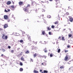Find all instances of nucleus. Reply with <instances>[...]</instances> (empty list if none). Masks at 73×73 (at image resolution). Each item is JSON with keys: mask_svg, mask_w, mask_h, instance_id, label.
<instances>
[{"mask_svg": "<svg viewBox=\"0 0 73 73\" xmlns=\"http://www.w3.org/2000/svg\"><path fill=\"white\" fill-rule=\"evenodd\" d=\"M30 7V5H29V4H28L27 6V7L26 8H24L23 9L24 11H25V12H27L28 13H29V10L28 9V7Z\"/></svg>", "mask_w": 73, "mask_h": 73, "instance_id": "obj_1", "label": "nucleus"}, {"mask_svg": "<svg viewBox=\"0 0 73 73\" xmlns=\"http://www.w3.org/2000/svg\"><path fill=\"white\" fill-rule=\"evenodd\" d=\"M68 17L69 18V21H70V22H73V18L72 17L69 16Z\"/></svg>", "mask_w": 73, "mask_h": 73, "instance_id": "obj_2", "label": "nucleus"}, {"mask_svg": "<svg viewBox=\"0 0 73 73\" xmlns=\"http://www.w3.org/2000/svg\"><path fill=\"white\" fill-rule=\"evenodd\" d=\"M15 6L13 5L11 6V9L12 10V11H14V9H15Z\"/></svg>", "mask_w": 73, "mask_h": 73, "instance_id": "obj_3", "label": "nucleus"}, {"mask_svg": "<svg viewBox=\"0 0 73 73\" xmlns=\"http://www.w3.org/2000/svg\"><path fill=\"white\" fill-rule=\"evenodd\" d=\"M4 19L5 20L8 19V16L7 15H5L4 17Z\"/></svg>", "mask_w": 73, "mask_h": 73, "instance_id": "obj_4", "label": "nucleus"}, {"mask_svg": "<svg viewBox=\"0 0 73 73\" xmlns=\"http://www.w3.org/2000/svg\"><path fill=\"white\" fill-rule=\"evenodd\" d=\"M68 59V56H66L65 57L64 60L65 61H67Z\"/></svg>", "mask_w": 73, "mask_h": 73, "instance_id": "obj_5", "label": "nucleus"}, {"mask_svg": "<svg viewBox=\"0 0 73 73\" xmlns=\"http://www.w3.org/2000/svg\"><path fill=\"white\" fill-rule=\"evenodd\" d=\"M8 27V25L5 24L4 25V28H6Z\"/></svg>", "mask_w": 73, "mask_h": 73, "instance_id": "obj_6", "label": "nucleus"}, {"mask_svg": "<svg viewBox=\"0 0 73 73\" xmlns=\"http://www.w3.org/2000/svg\"><path fill=\"white\" fill-rule=\"evenodd\" d=\"M23 3H24V2H20L19 3V5H22V4H23Z\"/></svg>", "mask_w": 73, "mask_h": 73, "instance_id": "obj_7", "label": "nucleus"}, {"mask_svg": "<svg viewBox=\"0 0 73 73\" xmlns=\"http://www.w3.org/2000/svg\"><path fill=\"white\" fill-rule=\"evenodd\" d=\"M5 35H3V36H2V38H3V39H5Z\"/></svg>", "mask_w": 73, "mask_h": 73, "instance_id": "obj_8", "label": "nucleus"}, {"mask_svg": "<svg viewBox=\"0 0 73 73\" xmlns=\"http://www.w3.org/2000/svg\"><path fill=\"white\" fill-rule=\"evenodd\" d=\"M11 4V2L10 1H8L7 2V4H8V5H9V4Z\"/></svg>", "mask_w": 73, "mask_h": 73, "instance_id": "obj_9", "label": "nucleus"}, {"mask_svg": "<svg viewBox=\"0 0 73 73\" xmlns=\"http://www.w3.org/2000/svg\"><path fill=\"white\" fill-rule=\"evenodd\" d=\"M46 48H45L44 49V52L45 53H46L47 52V50H46Z\"/></svg>", "mask_w": 73, "mask_h": 73, "instance_id": "obj_10", "label": "nucleus"}, {"mask_svg": "<svg viewBox=\"0 0 73 73\" xmlns=\"http://www.w3.org/2000/svg\"><path fill=\"white\" fill-rule=\"evenodd\" d=\"M19 70L20 72H22L23 71V69L22 68H20Z\"/></svg>", "mask_w": 73, "mask_h": 73, "instance_id": "obj_11", "label": "nucleus"}, {"mask_svg": "<svg viewBox=\"0 0 73 73\" xmlns=\"http://www.w3.org/2000/svg\"><path fill=\"white\" fill-rule=\"evenodd\" d=\"M37 54L36 53H35V54H34L33 56L34 57H36V56H37Z\"/></svg>", "mask_w": 73, "mask_h": 73, "instance_id": "obj_12", "label": "nucleus"}, {"mask_svg": "<svg viewBox=\"0 0 73 73\" xmlns=\"http://www.w3.org/2000/svg\"><path fill=\"white\" fill-rule=\"evenodd\" d=\"M11 53H14V52H15V50H11Z\"/></svg>", "mask_w": 73, "mask_h": 73, "instance_id": "obj_13", "label": "nucleus"}, {"mask_svg": "<svg viewBox=\"0 0 73 73\" xmlns=\"http://www.w3.org/2000/svg\"><path fill=\"white\" fill-rule=\"evenodd\" d=\"M21 59L22 61H24V58H23V56L21 57Z\"/></svg>", "mask_w": 73, "mask_h": 73, "instance_id": "obj_14", "label": "nucleus"}, {"mask_svg": "<svg viewBox=\"0 0 73 73\" xmlns=\"http://www.w3.org/2000/svg\"><path fill=\"white\" fill-rule=\"evenodd\" d=\"M43 72H44V73H48V71L46 70H44V71Z\"/></svg>", "mask_w": 73, "mask_h": 73, "instance_id": "obj_15", "label": "nucleus"}, {"mask_svg": "<svg viewBox=\"0 0 73 73\" xmlns=\"http://www.w3.org/2000/svg\"><path fill=\"white\" fill-rule=\"evenodd\" d=\"M29 53V51L28 50H27L25 52V53L26 54H28Z\"/></svg>", "mask_w": 73, "mask_h": 73, "instance_id": "obj_16", "label": "nucleus"}, {"mask_svg": "<svg viewBox=\"0 0 73 73\" xmlns=\"http://www.w3.org/2000/svg\"><path fill=\"white\" fill-rule=\"evenodd\" d=\"M34 73H38V71H36L35 70H34Z\"/></svg>", "mask_w": 73, "mask_h": 73, "instance_id": "obj_17", "label": "nucleus"}, {"mask_svg": "<svg viewBox=\"0 0 73 73\" xmlns=\"http://www.w3.org/2000/svg\"><path fill=\"white\" fill-rule=\"evenodd\" d=\"M47 17L48 18V19H49L50 17H51V16H50V15H48Z\"/></svg>", "mask_w": 73, "mask_h": 73, "instance_id": "obj_18", "label": "nucleus"}, {"mask_svg": "<svg viewBox=\"0 0 73 73\" xmlns=\"http://www.w3.org/2000/svg\"><path fill=\"white\" fill-rule=\"evenodd\" d=\"M20 34L19 33H17L15 35L16 36H19Z\"/></svg>", "mask_w": 73, "mask_h": 73, "instance_id": "obj_19", "label": "nucleus"}, {"mask_svg": "<svg viewBox=\"0 0 73 73\" xmlns=\"http://www.w3.org/2000/svg\"><path fill=\"white\" fill-rule=\"evenodd\" d=\"M42 34L43 35H44V34H45V31H43L42 32Z\"/></svg>", "mask_w": 73, "mask_h": 73, "instance_id": "obj_20", "label": "nucleus"}, {"mask_svg": "<svg viewBox=\"0 0 73 73\" xmlns=\"http://www.w3.org/2000/svg\"><path fill=\"white\" fill-rule=\"evenodd\" d=\"M20 42L21 43H22V42H23V40H20Z\"/></svg>", "mask_w": 73, "mask_h": 73, "instance_id": "obj_21", "label": "nucleus"}, {"mask_svg": "<svg viewBox=\"0 0 73 73\" xmlns=\"http://www.w3.org/2000/svg\"><path fill=\"white\" fill-rule=\"evenodd\" d=\"M62 40L64 41L65 39H64V37H62Z\"/></svg>", "mask_w": 73, "mask_h": 73, "instance_id": "obj_22", "label": "nucleus"}, {"mask_svg": "<svg viewBox=\"0 0 73 73\" xmlns=\"http://www.w3.org/2000/svg\"><path fill=\"white\" fill-rule=\"evenodd\" d=\"M20 65L21 66H22V65H23V63H22V62H20Z\"/></svg>", "mask_w": 73, "mask_h": 73, "instance_id": "obj_23", "label": "nucleus"}, {"mask_svg": "<svg viewBox=\"0 0 73 73\" xmlns=\"http://www.w3.org/2000/svg\"><path fill=\"white\" fill-rule=\"evenodd\" d=\"M47 29L48 30V31H50V30L51 29L49 27H48L47 28Z\"/></svg>", "mask_w": 73, "mask_h": 73, "instance_id": "obj_24", "label": "nucleus"}, {"mask_svg": "<svg viewBox=\"0 0 73 73\" xmlns=\"http://www.w3.org/2000/svg\"><path fill=\"white\" fill-rule=\"evenodd\" d=\"M60 49H58V53H60Z\"/></svg>", "mask_w": 73, "mask_h": 73, "instance_id": "obj_25", "label": "nucleus"}, {"mask_svg": "<svg viewBox=\"0 0 73 73\" xmlns=\"http://www.w3.org/2000/svg\"><path fill=\"white\" fill-rule=\"evenodd\" d=\"M64 68V66H61L60 67V68L61 69H62Z\"/></svg>", "mask_w": 73, "mask_h": 73, "instance_id": "obj_26", "label": "nucleus"}, {"mask_svg": "<svg viewBox=\"0 0 73 73\" xmlns=\"http://www.w3.org/2000/svg\"><path fill=\"white\" fill-rule=\"evenodd\" d=\"M31 60H30V61L31 62H33V60L32 59V58H31Z\"/></svg>", "mask_w": 73, "mask_h": 73, "instance_id": "obj_27", "label": "nucleus"}, {"mask_svg": "<svg viewBox=\"0 0 73 73\" xmlns=\"http://www.w3.org/2000/svg\"><path fill=\"white\" fill-rule=\"evenodd\" d=\"M51 28H54V25H52L51 26Z\"/></svg>", "mask_w": 73, "mask_h": 73, "instance_id": "obj_28", "label": "nucleus"}, {"mask_svg": "<svg viewBox=\"0 0 73 73\" xmlns=\"http://www.w3.org/2000/svg\"><path fill=\"white\" fill-rule=\"evenodd\" d=\"M2 50L3 51V52H5V50L4 49H2Z\"/></svg>", "mask_w": 73, "mask_h": 73, "instance_id": "obj_29", "label": "nucleus"}, {"mask_svg": "<svg viewBox=\"0 0 73 73\" xmlns=\"http://www.w3.org/2000/svg\"><path fill=\"white\" fill-rule=\"evenodd\" d=\"M28 38L29 40L30 39H31V37L30 36L28 37V35H27Z\"/></svg>", "mask_w": 73, "mask_h": 73, "instance_id": "obj_30", "label": "nucleus"}, {"mask_svg": "<svg viewBox=\"0 0 73 73\" xmlns=\"http://www.w3.org/2000/svg\"><path fill=\"white\" fill-rule=\"evenodd\" d=\"M48 34L49 35H51V32H50L48 33Z\"/></svg>", "mask_w": 73, "mask_h": 73, "instance_id": "obj_31", "label": "nucleus"}, {"mask_svg": "<svg viewBox=\"0 0 73 73\" xmlns=\"http://www.w3.org/2000/svg\"><path fill=\"white\" fill-rule=\"evenodd\" d=\"M3 29L2 28H0V31H3Z\"/></svg>", "mask_w": 73, "mask_h": 73, "instance_id": "obj_32", "label": "nucleus"}, {"mask_svg": "<svg viewBox=\"0 0 73 73\" xmlns=\"http://www.w3.org/2000/svg\"><path fill=\"white\" fill-rule=\"evenodd\" d=\"M7 38H8V37L7 36H5V39H7Z\"/></svg>", "mask_w": 73, "mask_h": 73, "instance_id": "obj_33", "label": "nucleus"}, {"mask_svg": "<svg viewBox=\"0 0 73 73\" xmlns=\"http://www.w3.org/2000/svg\"><path fill=\"white\" fill-rule=\"evenodd\" d=\"M66 15H69V13L66 12Z\"/></svg>", "mask_w": 73, "mask_h": 73, "instance_id": "obj_34", "label": "nucleus"}, {"mask_svg": "<svg viewBox=\"0 0 73 73\" xmlns=\"http://www.w3.org/2000/svg\"><path fill=\"white\" fill-rule=\"evenodd\" d=\"M69 37H72V35H68Z\"/></svg>", "mask_w": 73, "mask_h": 73, "instance_id": "obj_35", "label": "nucleus"}, {"mask_svg": "<svg viewBox=\"0 0 73 73\" xmlns=\"http://www.w3.org/2000/svg\"><path fill=\"white\" fill-rule=\"evenodd\" d=\"M50 57H52L53 55H52V54H50Z\"/></svg>", "mask_w": 73, "mask_h": 73, "instance_id": "obj_36", "label": "nucleus"}, {"mask_svg": "<svg viewBox=\"0 0 73 73\" xmlns=\"http://www.w3.org/2000/svg\"><path fill=\"white\" fill-rule=\"evenodd\" d=\"M5 12H8V11L6 10V9L5 10Z\"/></svg>", "mask_w": 73, "mask_h": 73, "instance_id": "obj_37", "label": "nucleus"}, {"mask_svg": "<svg viewBox=\"0 0 73 73\" xmlns=\"http://www.w3.org/2000/svg\"><path fill=\"white\" fill-rule=\"evenodd\" d=\"M54 24H58V22H56Z\"/></svg>", "mask_w": 73, "mask_h": 73, "instance_id": "obj_38", "label": "nucleus"}, {"mask_svg": "<svg viewBox=\"0 0 73 73\" xmlns=\"http://www.w3.org/2000/svg\"><path fill=\"white\" fill-rule=\"evenodd\" d=\"M42 12H44L45 11L44 10V9H42Z\"/></svg>", "mask_w": 73, "mask_h": 73, "instance_id": "obj_39", "label": "nucleus"}, {"mask_svg": "<svg viewBox=\"0 0 73 73\" xmlns=\"http://www.w3.org/2000/svg\"><path fill=\"white\" fill-rule=\"evenodd\" d=\"M7 20L8 22H9V21H10V20L9 19H7Z\"/></svg>", "mask_w": 73, "mask_h": 73, "instance_id": "obj_40", "label": "nucleus"}, {"mask_svg": "<svg viewBox=\"0 0 73 73\" xmlns=\"http://www.w3.org/2000/svg\"><path fill=\"white\" fill-rule=\"evenodd\" d=\"M69 47H70V46L69 45H68L67 46V48H69Z\"/></svg>", "mask_w": 73, "mask_h": 73, "instance_id": "obj_41", "label": "nucleus"}, {"mask_svg": "<svg viewBox=\"0 0 73 73\" xmlns=\"http://www.w3.org/2000/svg\"><path fill=\"white\" fill-rule=\"evenodd\" d=\"M22 53H23V52H21V54H20V55H22Z\"/></svg>", "mask_w": 73, "mask_h": 73, "instance_id": "obj_42", "label": "nucleus"}, {"mask_svg": "<svg viewBox=\"0 0 73 73\" xmlns=\"http://www.w3.org/2000/svg\"><path fill=\"white\" fill-rule=\"evenodd\" d=\"M8 48H9V49H10V48H11V46H8Z\"/></svg>", "mask_w": 73, "mask_h": 73, "instance_id": "obj_43", "label": "nucleus"}, {"mask_svg": "<svg viewBox=\"0 0 73 73\" xmlns=\"http://www.w3.org/2000/svg\"><path fill=\"white\" fill-rule=\"evenodd\" d=\"M23 34H24L25 33V32L24 31H22V32Z\"/></svg>", "mask_w": 73, "mask_h": 73, "instance_id": "obj_44", "label": "nucleus"}, {"mask_svg": "<svg viewBox=\"0 0 73 73\" xmlns=\"http://www.w3.org/2000/svg\"><path fill=\"white\" fill-rule=\"evenodd\" d=\"M9 11H10V9H7V12H9Z\"/></svg>", "mask_w": 73, "mask_h": 73, "instance_id": "obj_45", "label": "nucleus"}, {"mask_svg": "<svg viewBox=\"0 0 73 73\" xmlns=\"http://www.w3.org/2000/svg\"><path fill=\"white\" fill-rule=\"evenodd\" d=\"M33 2H32L31 5H33Z\"/></svg>", "mask_w": 73, "mask_h": 73, "instance_id": "obj_46", "label": "nucleus"}, {"mask_svg": "<svg viewBox=\"0 0 73 73\" xmlns=\"http://www.w3.org/2000/svg\"><path fill=\"white\" fill-rule=\"evenodd\" d=\"M67 52H68V50H65V52H66V53Z\"/></svg>", "mask_w": 73, "mask_h": 73, "instance_id": "obj_47", "label": "nucleus"}, {"mask_svg": "<svg viewBox=\"0 0 73 73\" xmlns=\"http://www.w3.org/2000/svg\"><path fill=\"white\" fill-rule=\"evenodd\" d=\"M54 0L56 1V2H57V1H58V0Z\"/></svg>", "mask_w": 73, "mask_h": 73, "instance_id": "obj_48", "label": "nucleus"}, {"mask_svg": "<svg viewBox=\"0 0 73 73\" xmlns=\"http://www.w3.org/2000/svg\"><path fill=\"white\" fill-rule=\"evenodd\" d=\"M61 38V36H59L58 38V39H60Z\"/></svg>", "mask_w": 73, "mask_h": 73, "instance_id": "obj_49", "label": "nucleus"}, {"mask_svg": "<svg viewBox=\"0 0 73 73\" xmlns=\"http://www.w3.org/2000/svg\"><path fill=\"white\" fill-rule=\"evenodd\" d=\"M40 72H42V70H40Z\"/></svg>", "mask_w": 73, "mask_h": 73, "instance_id": "obj_50", "label": "nucleus"}, {"mask_svg": "<svg viewBox=\"0 0 73 73\" xmlns=\"http://www.w3.org/2000/svg\"><path fill=\"white\" fill-rule=\"evenodd\" d=\"M17 50H19V49H20V48H18L17 49Z\"/></svg>", "mask_w": 73, "mask_h": 73, "instance_id": "obj_51", "label": "nucleus"}, {"mask_svg": "<svg viewBox=\"0 0 73 73\" xmlns=\"http://www.w3.org/2000/svg\"><path fill=\"white\" fill-rule=\"evenodd\" d=\"M56 44H58V42H56Z\"/></svg>", "mask_w": 73, "mask_h": 73, "instance_id": "obj_52", "label": "nucleus"}, {"mask_svg": "<svg viewBox=\"0 0 73 73\" xmlns=\"http://www.w3.org/2000/svg\"><path fill=\"white\" fill-rule=\"evenodd\" d=\"M41 57V55H39V57Z\"/></svg>", "mask_w": 73, "mask_h": 73, "instance_id": "obj_53", "label": "nucleus"}, {"mask_svg": "<svg viewBox=\"0 0 73 73\" xmlns=\"http://www.w3.org/2000/svg\"><path fill=\"white\" fill-rule=\"evenodd\" d=\"M66 29H63V31H65Z\"/></svg>", "mask_w": 73, "mask_h": 73, "instance_id": "obj_54", "label": "nucleus"}, {"mask_svg": "<svg viewBox=\"0 0 73 73\" xmlns=\"http://www.w3.org/2000/svg\"><path fill=\"white\" fill-rule=\"evenodd\" d=\"M68 64H70V63H69V62H68Z\"/></svg>", "mask_w": 73, "mask_h": 73, "instance_id": "obj_55", "label": "nucleus"}, {"mask_svg": "<svg viewBox=\"0 0 73 73\" xmlns=\"http://www.w3.org/2000/svg\"><path fill=\"white\" fill-rule=\"evenodd\" d=\"M49 1H52L53 0H49Z\"/></svg>", "mask_w": 73, "mask_h": 73, "instance_id": "obj_56", "label": "nucleus"}, {"mask_svg": "<svg viewBox=\"0 0 73 73\" xmlns=\"http://www.w3.org/2000/svg\"><path fill=\"white\" fill-rule=\"evenodd\" d=\"M14 16V15H12V17H13Z\"/></svg>", "mask_w": 73, "mask_h": 73, "instance_id": "obj_57", "label": "nucleus"}, {"mask_svg": "<svg viewBox=\"0 0 73 73\" xmlns=\"http://www.w3.org/2000/svg\"><path fill=\"white\" fill-rule=\"evenodd\" d=\"M1 56H3V54H2L1 55Z\"/></svg>", "mask_w": 73, "mask_h": 73, "instance_id": "obj_58", "label": "nucleus"}, {"mask_svg": "<svg viewBox=\"0 0 73 73\" xmlns=\"http://www.w3.org/2000/svg\"><path fill=\"white\" fill-rule=\"evenodd\" d=\"M51 35H53V33H51Z\"/></svg>", "mask_w": 73, "mask_h": 73, "instance_id": "obj_59", "label": "nucleus"}, {"mask_svg": "<svg viewBox=\"0 0 73 73\" xmlns=\"http://www.w3.org/2000/svg\"><path fill=\"white\" fill-rule=\"evenodd\" d=\"M46 36H47V37H48V35H46Z\"/></svg>", "mask_w": 73, "mask_h": 73, "instance_id": "obj_60", "label": "nucleus"}, {"mask_svg": "<svg viewBox=\"0 0 73 73\" xmlns=\"http://www.w3.org/2000/svg\"><path fill=\"white\" fill-rule=\"evenodd\" d=\"M42 16H43H43H44V15L43 14V15H42Z\"/></svg>", "mask_w": 73, "mask_h": 73, "instance_id": "obj_61", "label": "nucleus"}, {"mask_svg": "<svg viewBox=\"0 0 73 73\" xmlns=\"http://www.w3.org/2000/svg\"><path fill=\"white\" fill-rule=\"evenodd\" d=\"M32 49V50H33V48Z\"/></svg>", "mask_w": 73, "mask_h": 73, "instance_id": "obj_62", "label": "nucleus"}, {"mask_svg": "<svg viewBox=\"0 0 73 73\" xmlns=\"http://www.w3.org/2000/svg\"><path fill=\"white\" fill-rule=\"evenodd\" d=\"M68 24H70V23H68Z\"/></svg>", "mask_w": 73, "mask_h": 73, "instance_id": "obj_63", "label": "nucleus"}, {"mask_svg": "<svg viewBox=\"0 0 73 73\" xmlns=\"http://www.w3.org/2000/svg\"><path fill=\"white\" fill-rule=\"evenodd\" d=\"M44 72H42V73H43Z\"/></svg>", "mask_w": 73, "mask_h": 73, "instance_id": "obj_64", "label": "nucleus"}]
</instances>
